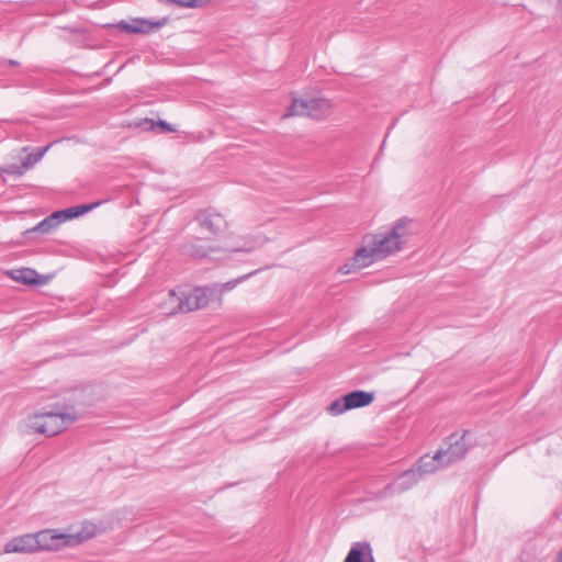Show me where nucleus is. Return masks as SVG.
Listing matches in <instances>:
<instances>
[{"mask_svg":"<svg viewBox=\"0 0 562 562\" xmlns=\"http://www.w3.org/2000/svg\"><path fill=\"white\" fill-rule=\"evenodd\" d=\"M345 562H374L372 549L369 542H356L349 550Z\"/></svg>","mask_w":562,"mask_h":562,"instance_id":"obj_15","label":"nucleus"},{"mask_svg":"<svg viewBox=\"0 0 562 562\" xmlns=\"http://www.w3.org/2000/svg\"><path fill=\"white\" fill-rule=\"evenodd\" d=\"M55 228H56V223L50 217V215H48L43 221H41L36 226H34L31 229H27L24 234L25 235L33 234V233L47 234Z\"/></svg>","mask_w":562,"mask_h":562,"instance_id":"obj_19","label":"nucleus"},{"mask_svg":"<svg viewBox=\"0 0 562 562\" xmlns=\"http://www.w3.org/2000/svg\"><path fill=\"white\" fill-rule=\"evenodd\" d=\"M411 220L408 217L398 218L392 226L390 234L398 240V245L402 247L403 238L409 234L408 225L411 224Z\"/></svg>","mask_w":562,"mask_h":562,"instance_id":"obj_18","label":"nucleus"},{"mask_svg":"<svg viewBox=\"0 0 562 562\" xmlns=\"http://www.w3.org/2000/svg\"><path fill=\"white\" fill-rule=\"evenodd\" d=\"M169 297L172 303H177V306L172 307L170 314H176L178 312L188 313L200 310L207 306L210 302L206 290L199 286L194 288L188 295H184L183 297L178 296L175 290H170Z\"/></svg>","mask_w":562,"mask_h":562,"instance_id":"obj_5","label":"nucleus"},{"mask_svg":"<svg viewBox=\"0 0 562 562\" xmlns=\"http://www.w3.org/2000/svg\"><path fill=\"white\" fill-rule=\"evenodd\" d=\"M169 3L181 8H200L209 3L210 0H166Z\"/></svg>","mask_w":562,"mask_h":562,"instance_id":"obj_22","label":"nucleus"},{"mask_svg":"<svg viewBox=\"0 0 562 562\" xmlns=\"http://www.w3.org/2000/svg\"><path fill=\"white\" fill-rule=\"evenodd\" d=\"M101 203H102V201H98L94 203L80 204V205H75V206L64 209L63 210L64 218H66V221L77 218V217L92 211L93 209L99 206Z\"/></svg>","mask_w":562,"mask_h":562,"instance_id":"obj_17","label":"nucleus"},{"mask_svg":"<svg viewBox=\"0 0 562 562\" xmlns=\"http://www.w3.org/2000/svg\"><path fill=\"white\" fill-rule=\"evenodd\" d=\"M235 251H246V252H249L250 250L249 249H235Z\"/></svg>","mask_w":562,"mask_h":562,"instance_id":"obj_29","label":"nucleus"},{"mask_svg":"<svg viewBox=\"0 0 562 562\" xmlns=\"http://www.w3.org/2000/svg\"><path fill=\"white\" fill-rule=\"evenodd\" d=\"M9 64H10V65H12V66H15V65H18V61H15V60H9Z\"/></svg>","mask_w":562,"mask_h":562,"instance_id":"obj_28","label":"nucleus"},{"mask_svg":"<svg viewBox=\"0 0 562 562\" xmlns=\"http://www.w3.org/2000/svg\"><path fill=\"white\" fill-rule=\"evenodd\" d=\"M14 280L26 285H40L44 284L46 280L40 276L34 269L23 268L15 271L13 276Z\"/></svg>","mask_w":562,"mask_h":562,"instance_id":"obj_16","label":"nucleus"},{"mask_svg":"<svg viewBox=\"0 0 562 562\" xmlns=\"http://www.w3.org/2000/svg\"><path fill=\"white\" fill-rule=\"evenodd\" d=\"M78 419L72 404L55 403L36 412L27 427L34 432L52 437L65 430Z\"/></svg>","mask_w":562,"mask_h":562,"instance_id":"obj_1","label":"nucleus"},{"mask_svg":"<svg viewBox=\"0 0 562 562\" xmlns=\"http://www.w3.org/2000/svg\"><path fill=\"white\" fill-rule=\"evenodd\" d=\"M36 538L34 537V533H26L20 537H15L11 539L8 543L4 546V552L12 553V552H35L37 551Z\"/></svg>","mask_w":562,"mask_h":562,"instance_id":"obj_13","label":"nucleus"},{"mask_svg":"<svg viewBox=\"0 0 562 562\" xmlns=\"http://www.w3.org/2000/svg\"><path fill=\"white\" fill-rule=\"evenodd\" d=\"M215 248L206 247L201 244L200 238H194L190 241L183 243L179 247V252L182 256L194 258V259H203L206 258L211 252L215 251Z\"/></svg>","mask_w":562,"mask_h":562,"instance_id":"obj_14","label":"nucleus"},{"mask_svg":"<svg viewBox=\"0 0 562 562\" xmlns=\"http://www.w3.org/2000/svg\"><path fill=\"white\" fill-rule=\"evenodd\" d=\"M558 10L562 13V0H558Z\"/></svg>","mask_w":562,"mask_h":562,"instance_id":"obj_27","label":"nucleus"},{"mask_svg":"<svg viewBox=\"0 0 562 562\" xmlns=\"http://www.w3.org/2000/svg\"><path fill=\"white\" fill-rule=\"evenodd\" d=\"M194 220L202 228L209 231L213 235H217L223 225L226 226V222L222 214L216 212L213 207L196 211Z\"/></svg>","mask_w":562,"mask_h":562,"instance_id":"obj_9","label":"nucleus"},{"mask_svg":"<svg viewBox=\"0 0 562 562\" xmlns=\"http://www.w3.org/2000/svg\"><path fill=\"white\" fill-rule=\"evenodd\" d=\"M468 430H464L461 436L457 432L451 434L447 438V448L440 449L439 452H442V459L447 465L459 461L464 458L468 452L469 446L465 442V436L468 435Z\"/></svg>","mask_w":562,"mask_h":562,"instance_id":"obj_7","label":"nucleus"},{"mask_svg":"<svg viewBox=\"0 0 562 562\" xmlns=\"http://www.w3.org/2000/svg\"><path fill=\"white\" fill-rule=\"evenodd\" d=\"M156 130L164 134L176 132V128L170 123L164 120H159L156 122Z\"/></svg>","mask_w":562,"mask_h":562,"instance_id":"obj_24","label":"nucleus"},{"mask_svg":"<svg viewBox=\"0 0 562 562\" xmlns=\"http://www.w3.org/2000/svg\"><path fill=\"white\" fill-rule=\"evenodd\" d=\"M34 537L38 542L36 546L37 551H56L61 548L76 546L81 541V538L78 535L59 532L56 529L41 530L38 532H35Z\"/></svg>","mask_w":562,"mask_h":562,"instance_id":"obj_3","label":"nucleus"},{"mask_svg":"<svg viewBox=\"0 0 562 562\" xmlns=\"http://www.w3.org/2000/svg\"><path fill=\"white\" fill-rule=\"evenodd\" d=\"M374 401V393L362 390L351 391L330 403L327 411L337 416L350 409L366 407Z\"/></svg>","mask_w":562,"mask_h":562,"instance_id":"obj_4","label":"nucleus"},{"mask_svg":"<svg viewBox=\"0 0 562 562\" xmlns=\"http://www.w3.org/2000/svg\"><path fill=\"white\" fill-rule=\"evenodd\" d=\"M329 109V100L323 97L310 99L293 98L291 104L288 106L286 113L283 116H308L315 120H319Z\"/></svg>","mask_w":562,"mask_h":562,"instance_id":"obj_2","label":"nucleus"},{"mask_svg":"<svg viewBox=\"0 0 562 562\" xmlns=\"http://www.w3.org/2000/svg\"><path fill=\"white\" fill-rule=\"evenodd\" d=\"M442 459V452H439V450L434 454H425L413 465V469L419 473L420 477L423 479L425 475L434 473L437 471L440 467H446Z\"/></svg>","mask_w":562,"mask_h":562,"instance_id":"obj_12","label":"nucleus"},{"mask_svg":"<svg viewBox=\"0 0 562 562\" xmlns=\"http://www.w3.org/2000/svg\"><path fill=\"white\" fill-rule=\"evenodd\" d=\"M168 21V18H162L157 21L136 18L131 22L121 20L117 23H108V35L117 30L127 34H149L156 29L164 26Z\"/></svg>","mask_w":562,"mask_h":562,"instance_id":"obj_6","label":"nucleus"},{"mask_svg":"<svg viewBox=\"0 0 562 562\" xmlns=\"http://www.w3.org/2000/svg\"><path fill=\"white\" fill-rule=\"evenodd\" d=\"M26 171H27V169L24 167L23 162L21 165L9 164V165H5V166L0 168V173H5V175H9V176H14V177H21Z\"/></svg>","mask_w":562,"mask_h":562,"instance_id":"obj_21","label":"nucleus"},{"mask_svg":"<svg viewBox=\"0 0 562 562\" xmlns=\"http://www.w3.org/2000/svg\"><path fill=\"white\" fill-rule=\"evenodd\" d=\"M50 217L56 223V227H58V225H60L61 223H64L66 221V218H64V215H63V210L53 212L50 214Z\"/></svg>","mask_w":562,"mask_h":562,"instance_id":"obj_26","label":"nucleus"},{"mask_svg":"<svg viewBox=\"0 0 562 562\" xmlns=\"http://www.w3.org/2000/svg\"><path fill=\"white\" fill-rule=\"evenodd\" d=\"M380 259L386 258L392 252L398 251L402 247L390 232L371 235L369 238Z\"/></svg>","mask_w":562,"mask_h":562,"instance_id":"obj_10","label":"nucleus"},{"mask_svg":"<svg viewBox=\"0 0 562 562\" xmlns=\"http://www.w3.org/2000/svg\"><path fill=\"white\" fill-rule=\"evenodd\" d=\"M133 125L143 131H156V121L148 117L138 119L133 123Z\"/></svg>","mask_w":562,"mask_h":562,"instance_id":"obj_23","label":"nucleus"},{"mask_svg":"<svg viewBox=\"0 0 562 562\" xmlns=\"http://www.w3.org/2000/svg\"><path fill=\"white\" fill-rule=\"evenodd\" d=\"M420 480L422 477L419 473L416 472L412 467L411 469L402 472L395 480L390 482L385 486V491L389 494H402L418 484Z\"/></svg>","mask_w":562,"mask_h":562,"instance_id":"obj_11","label":"nucleus"},{"mask_svg":"<svg viewBox=\"0 0 562 562\" xmlns=\"http://www.w3.org/2000/svg\"><path fill=\"white\" fill-rule=\"evenodd\" d=\"M50 145H47L45 147H38L34 153L29 154L24 160L22 161L24 164V167L30 170L34 165H36L43 156L46 154V151L49 149Z\"/></svg>","mask_w":562,"mask_h":562,"instance_id":"obj_20","label":"nucleus"},{"mask_svg":"<svg viewBox=\"0 0 562 562\" xmlns=\"http://www.w3.org/2000/svg\"><path fill=\"white\" fill-rule=\"evenodd\" d=\"M258 271L259 270L252 271V272H250V273H248L246 276H243V277L238 278L237 280L227 282L225 284L226 289H228V290L233 289L238 282H240L243 280H246L248 277L256 274Z\"/></svg>","mask_w":562,"mask_h":562,"instance_id":"obj_25","label":"nucleus"},{"mask_svg":"<svg viewBox=\"0 0 562 562\" xmlns=\"http://www.w3.org/2000/svg\"><path fill=\"white\" fill-rule=\"evenodd\" d=\"M379 260L381 259L368 239L367 245L362 246L355 252L351 262H347L340 267V271L345 274H348L355 270L369 267L371 263Z\"/></svg>","mask_w":562,"mask_h":562,"instance_id":"obj_8","label":"nucleus"}]
</instances>
